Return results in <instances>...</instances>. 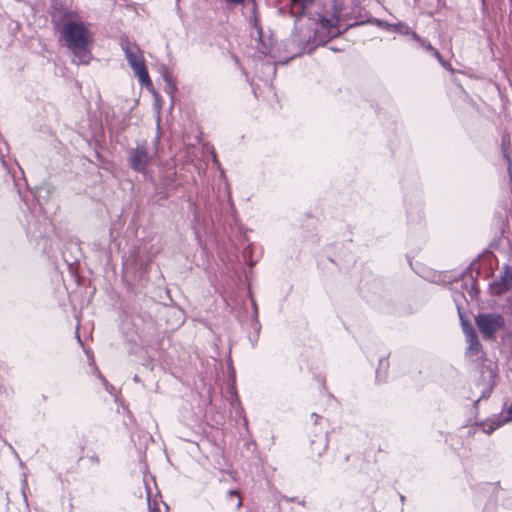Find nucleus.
I'll list each match as a JSON object with an SVG mask.
<instances>
[{
  "instance_id": "9d476101",
  "label": "nucleus",
  "mask_w": 512,
  "mask_h": 512,
  "mask_svg": "<svg viewBox=\"0 0 512 512\" xmlns=\"http://www.w3.org/2000/svg\"><path fill=\"white\" fill-rule=\"evenodd\" d=\"M312 451L314 454L320 456L328 447V438L322 435L317 441H311Z\"/></svg>"
},
{
  "instance_id": "4be33fe9",
  "label": "nucleus",
  "mask_w": 512,
  "mask_h": 512,
  "mask_svg": "<svg viewBox=\"0 0 512 512\" xmlns=\"http://www.w3.org/2000/svg\"><path fill=\"white\" fill-rule=\"evenodd\" d=\"M506 414L508 416L509 421H512V402L511 405L507 408Z\"/></svg>"
},
{
  "instance_id": "39448f33",
  "label": "nucleus",
  "mask_w": 512,
  "mask_h": 512,
  "mask_svg": "<svg viewBox=\"0 0 512 512\" xmlns=\"http://www.w3.org/2000/svg\"><path fill=\"white\" fill-rule=\"evenodd\" d=\"M475 324L485 340H495L496 334L506 327V319L500 313L487 312L475 316Z\"/></svg>"
},
{
  "instance_id": "1a4fd4ad",
  "label": "nucleus",
  "mask_w": 512,
  "mask_h": 512,
  "mask_svg": "<svg viewBox=\"0 0 512 512\" xmlns=\"http://www.w3.org/2000/svg\"><path fill=\"white\" fill-rule=\"evenodd\" d=\"M413 40L418 42L420 47L431 53L435 58L440 59L439 51L435 49L427 39L420 37L417 33H413Z\"/></svg>"
},
{
  "instance_id": "aec40b11",
  "label": "nucleus",
  "mask_w": 512,
  "mask_h": 512,
  "mask_svg": "<svg viewBox=\"0 0 512 512\" xmlns=\"http://www.w3.org/2000/svg\"><path fill=\"white\" fill-rule=\"evenodd\" d=\"M228 4L232 5H240L243 4L245 0H225Z\"/></svg>"
},
{
  "instance_id": "dca6fc26",
  "label": "nucleus",
  "mask_w": 512,
  "mask_h": 512,
  "mask_svg": "<svg viewBox=\"0 0 512 512\" xmlns=\"http://www.w3.org/2000/svg\"><path fill=\"white\" fill-rule=\"evenodd\" d=\"M468 294L471 297V299H474L476 297V295H477V292H476V289H475V282H474V280L472 278H471V287L468 290Z\"/></svg>"
},
{
  "instance_id": "a211bd4d",
  "label": "nucleus",
  "mask_w": 512,
  "mask_h": 512,
  "mask_svg": "<svg viewBox=\"0 0 512 512\" xmlns=\"http://www.w3.org/2000/svg\"><path fill=\"white\" fill-rule=\"evenodd\" d=\"M99 378L101 379V381H102V383H103V385H104L105 389H106L108 392H110V393H111L110 388H112V386H111V385H109V383L106 381V379H105L101 374H99Z\"/></svg>"
},
{
  "instance_id": "393cba45",
  "label": "nucleus",
  "mask_w": 512,
  "mask_h": 512,
  "mask_svg": "<svg viewBox=\"0 0 512 512\" xmlns=\"http://www.w3.org/2000/svg\"><path fill=\"white\" fill-rule=\"evenodd\" d=\"M253 307H254L255 313H257V306H256V303L254 301H253Z\"/></svg>"
},
{
  "instance_id": "6e6552de",
  "label": "nucleus",
  "mask_w": 512,
  "mask_h": 512,
  "mask_svg": "<svg viewBox=\"0 0 512 512\" xmlns=\"http://www.w3.org/2000/svg\"><path fill=\"white\" fill-rule=\"evenodd\" d=\"M512 284V273L506 267L504 275L499 281H495L491 284V289L495 294H502L509 289Z\"/></svg>"
},
{
  "instance_id": "cd10ccee",
  "label": "nucleus",
  "mask_w": 512,
  "mask_h": 512,
  "mask_svg": "<svg viewBox=\"0 0 512 512\" xmlns=\"http://www.w3.org/2000/svg\"><path fill=\"white\" fill-rule=\"evenodd\" d=\"M333 51H338V49H336V47H332L331 48Z\"/></svg>"
},
{
  "instance_id": "4468645a",
  "label": "nucleus",
  "mask_w": 512,
  "mask_h": 512,
  "mask_svg": "<svg viewBox=\"0 0 512 512\" xmlns=\"http://www.w3.org/2000/svg\"><path fill=\"white\" fill-rule=\"evenodd\" d=\"M292 2L294 5L299 6V9H300L299 13H302V11L305 8H307L308 6H310L313 3V0H292Z\"/></svg>"
},
{
  "instance_id": "f8f14e48",
  "label": "nucleus",
  "mask_w": 512,
  "mask_h": 512,
  "mask_svg": "<svg viewBox=\"0 0 512 512\" xmlns=\"http://www.w3.org/2000/svg\"><path fill=\"white\" fill-rule=\"evenodd\" d=\"M367 23H370V24H373V25H376L378 27H381V28H384V29H387V30H391L393 29V24L391 23H388L384 20H381V19H377V18H372V19H369L367 21Z\"/></svg>"
},
{
  "instance_id": "f03ea898",
  "label": "nucleus",
  "mask_w": 512,
  "mask_h": 512,
  "mask_svg": "<svg viewBox=\"0 0 512 512\" xmlns=\"http://www.w3.org/2000/svg\"><path fill=\"white\" fill-rule=\"evenodd\" d=\"M61 35L65 40L66 46L72 51V62L80 65H87L91 58V52L88 48L90 34L82 22L68 21L61 30Z\"/></svg>"
},
{
  "instance_id": "9b49d317",
  "label": "nucleus",
  "mask_w": 512,
  "mask_h": 512,
  "mask_svg": "<svg viewBox=\"0 0 512 512\" xmlns=\"http://www.w3.org/2000/svg\"><path fill=\"white\" fill-rule=\"evenodd\" d=\"M393 30L397 31L398 33L402 35H410L413 38L414 31L411 30V28L404 22H397L393 24Z\"/></svg>"
},
{
  "instance_id": "c85d7f7f",
  "label": "nucleus",
  "mask_w": 512,
  "mask_h": 512,
  "mask_svg": "<svg viewBox=\"0 0 512 512\" xmlns=\"http://www.w3.org/2000/svg\"><path fill=\"white\" fill-rule=\"evenodd\" d=\"M383 363H384V360H383V359H381V360H380V365H383Z\"/></svg>"
},
{
  "instance_id": "423d86ee",
  "label": "nucleus",
  "mask_w": 512,
  "mask_h": 512,
  "mask_svg": "<svg viewBox=\"0 0 512 512\" xmlns=\"http://www.w3.org/2000/svg\"><path fill=\"white\" fill-rule=\"evenodd\" d=\"M458 313H459V318L461 321V327H462V330H463V333L465 335V339L467 342V347H466V352H465L466 356L469 358H474V357L478 358L482 351V345L478 339L477 333H476L475 329L473 328V326L467 320H465L459 307H458Z\"/></svg>"
},
{
  "instance_id": "5701e85b",
  "label": "nucleus",
  "mask_w": 512,
  "mask_h": 512,
  "mask_svg": "<svg viewBox=\"0 0 512 512\" xmlns=\"http://www.w3.org/2000/svg\"><path fill=\"white\" fill-rule=\"evenodd\" d=\"M484 512H494L493 507L486 506Z\"/></svg>"
},
{
  "instance_id": "7ed1b4c3",
  "label": "nucleus",
  "mask_w": 512,
  "mask_h": 512,
  "mask_svg": "<svg viewBox=\"0 0 512 512\" xmlns=\"http://www.w3.org/2000/svg\"><path fill=\"white\" fill-rule=\"evenodd\" d=\"M158 143V136L151 144L146 141L137 143L128 151L129 167L137 173L146 174L148 167L154 165L158 159Z\"/></svg>"
},
{
  "instance_id": "412c9836",
  "label": "nucleus",
  "mask_w": 512,
  "mask_h": 512,
  "mask_svg": "<svg viewBox=\"0 0 512 512\" xmlns=\"http://www.w3.org/2000/svg\"><path fill=\"white\" fill-rule=\"evenodd\" d=\"M165 81L167 82L171 92H173L174 90H176V87L173 83H171L170 79L168 76L165 77Z\"/></svg>"
},
{
  "instance_id": "b1692460",
  "label": "nucleus",
  "mask_w": 512,
  "mask_h": 512,
  "mask_svg": "<svg viewBox=\"0 0 512 512\" xmlns=\"http://www.w3.org/2000/svg\"><path fill=\"white\" fill-rule=\"evenodd\" d=\"M312 417H314V422L317 423V419L319 418V416L317 414L313 413Z\"/></svg>"
},
{
  "instance_id": "6ab92c4d",
  "label": "nucleus",
  "mask_w": 512,
  "mask_h": 512,
  "mask_svg": "<svg viewBox=\"0 0 512 512\" xmlns=\"http://www.w3.org/2000/svg\"><path fill=\"white\" fill-rule=\"evenodd\" d=\"M437 60L440 62L442 67H444L445 69L451 70L450 64L448 62H446L445 60H443L441 55H440V59H437Z\"/></svg>"
},
{
  "instance_id": "c756f323",
  "label": "nucleus",
  "mask_w": 512,
  "mask_h": 512,
  "mask_svg": "<svg viewBox=\"0 0 512 512\" xmlns=\"http://www.w3.org/2000/svg\"><path fill=\"white\" fill-rule=\"evenodd\" d=\"M509 303H510V305H511V307H512V298L509 300Z\"/></svg>"
},
{
  "instance_id": "a878e982",
  "label": "nucleus",
  "mask_w": 512,
  "mask_h": 512,
  "mask_svg": "<svg viewBox=\"0 0 512 512\" xmlns=\"http://www.w3.org/2000/svg\"><path fill=\"white\" fill-rule=\"evenodd\" d=\"M376 374H377V375H376V377L378 378V377H379V374H380L379 369L376 371Z\"/></svg>"
},
{
  "instance_id": "20e7f679",
  "label": "nucleus",
  "mask_w": 512,
  "mask_h": 512,
  "mask_svg": "<svg viewBox=\"0 0 512 512\" xmlns=\"http://www.w3.org/2000/svg\"><path fill=\"white\" fill-rule=\"evenodd\" d=\"M120 45L128 64L132 68L140 84L151 90L153 88V83L149 77L142 51L138 45L127 39H122Z\"/></svg>"
},
{
  "instance_id": "f257e3e1",
  "label": "nucleus",
  "mask_w": 512,
  "mask_h": 512,
  "mask_svg": "<svg viewBox=\"0 0 512 512\" xmlns=\"http://www.w3.org/2000/svg\"><path fill=\"white\" fill-rule=\"evenodd\" d=\"M332 12L329 16L321 15L319 17L317 27L313 33V35H307L305 40L298 39L295 35L293 36V43L297 42V45L300 49L296 55H301L303 53H312L314 49L319 45H324L332 38L339 36L342 31L338 27L340 21H344L347 19L346 14H343L344 10V0H333L332 1ZM365 22H355L347 25L343 32L351 27H355L358 25H362Z\"/></svg>"
},
{
  "instance_id": "bb28decb",
  "label": "nucleus",
  "mask_w": 512,
  "mask_h": 512,
  "mask_svg": "<svg viewBox=\"0 0 512 512\" xmlns=\"http://www.w3.org/2000/svg\"><path fill=\"white\" fill-rule=\"evenodd\" d=\"M77 340L81 343V339L78 334H77Z\"/></svg>"
},
{
  "instance_id": "ddd939ff",
  "label": "nucleus",
  "mask_w": 512,
  "mask_h": 512,
  "mask_svg": "<svg viewBox=\"0 0 512 512\" xmlns=\"http://www.w3.org/2000/svg\"><path fill=\"white\" fill-rule=\"evenodd\" d=\"M510 144V137L508 135H503L502 136V149H503V153H504V156L505 158L507 159L508 161V169L510 170L511 169V162H510V159L508 157V154H507V148Z\"/></svg>"
},
{
  "instance_id": "f3484780",
  "label": "nucleus",
  "mask_w": 512,
  "mask_h": 512,
  "mask_svg": "<svg viewBox=\"0 0 512 512\" xmlns=\"http://www.w3.org/2000/svg\"><path fill=\"white\" fill-rule=\"evenodd\" d=\"M156 506H157L156 503H154V504L151 503L150 494L148 493V508H149V512H160L159 508L156 507Z\"/></svg>"
},
{
  "instance_id": "0eeeda50",
  "label": "nucleus",
  "mask_w": 512,
  "mask_h": 512,
  "mask_svg": "<svg viewBox=\"0 0 512 512\" xmlns=\"http://www.w3.org/2000/svg\"><path fill=\"white\" fill-rule=\"evenodd\" d=\"M510 422L508 419V416L505 413H500L497 415H493L492 417L488 418L484 422L480 424L482 430L486 434H491L499 427L503 426L504 424Z\"/></svg>"
},
{
  "instance_id": "2eb2a0df",
  "label": "nucleus",
  "mask_w": 512,
  "mask_h": 512,
  "mask_svg": "<svg viewBox=\"0 0 512 512\" xmlns=\"http://www.w3.org/2000/svg\"><path fill=\"white\" fill-rule=\"evenodd\" d=\"M228 497H229V499H232V498H234V497H236V498L238 499L237 504H236V508H237V509H239V508L242 506V501H241V499H240L239 494H238V492H237V491H235V490H230V491L228 492Z\"/></svg>"
}]
</instances>
